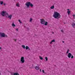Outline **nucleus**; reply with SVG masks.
<instances>
[{
  "mask_svg": "<svg viewBox=\"0 0 75 75\" xmlns=\"http://www.w3.org/2000/svg\"><path fill=\"white\" fill-rule=\"evenodd\" d=\"M45 59L47 61H48V58L47 57H46L45 58Z\"/></svg>",
  "mask_w": 75,
  "mask_h": 75,
  "instance_id": "22",
  "label": "nucleus"
},
{
  "mask_svg": "<svg viewBox=\"0 0 75 75\" xmlns=\"http://www.w3.org/2000/svg\"><path fill=\"white\" fill-rule=\"evenodd\" d=\"M12 26L13 27H16V25L14 24V23L13 22L12 24Z\"/></svg>",
  "mask_w": 75,
  "mask_h": 75,
  "instance_id": "14",
  "label": "nucleus"
},
{
  "mask_svg": "<svg viewBox=\"0 0 75 75\" xmlns=\"http://www.w3.org/2000/svg\"><path fill=\"white\" fill-rule=\"evenodd\" d=\"M62 42H63V43H64V41H63Z\"/></svg>",
  "mask_w": 75,
  "mask_h": 75,
  "instance_id": "40",
  "label": "nucleus"
},
{
  "mask_svg": "<svg viewBox=\"0 0 75 75\" xmlns=\"http://www.w3.org/2000/svg\"><path fill=\"white\" fill-rule=\"evenodd\" d=\"M12 15H11L9 16H8V18H9L10 20H11V17H12Z\"/></svg>",
  "mask_w": 75,
  "mask_h": 75,
  "instance_id": "10",
  "label": "nucleus"
},
{
  "mask_svg": "<svg viewBox=\"0 0 75 75\" xmlns=\"http://www.w3.org/2000/svg\"><path fill=\"white\" fill-rule=\"evenodd\" d=\"M1 47H0V50H1Z\"/></svg>",
  "mask_w": 75,
  "mask_h": 75,
  "instance_id": "38",
  "label": "nucleus"
},
{
  "mask_svg": "<svg viewBox=\"0 0 75 75\" xmlns=\"http://www.w3.org/2000/svg\"><path fill=\"white\" fill-rule=\"evenodd\" d=\"M22 47H25V45H22Z\"/></svg>",
  "mask_w": 75,
  "mask_h": 75,
  "instance_id": "28",
  "label": "nucleus"
},
{
  "mask_svg": "<svg viewBox=\"0 0 75 75\" xmlns=\"http://www.w3.org/2000/svg\"><path fill=\"white\" fill-rule=\"evenodd\" d=\"M50 8L51 9H54V6L53 5L52 6H51L50 7Z\"/></svg>",
  "mask_w": 75,
  "mask_h": 75,
  "instance_id": "13",
  "label": "nucleus"
},
{
  "mask_svg": "<svg viewBox=\"0 0 75 75\" xmlns=\"http://www.w3.org/2000/svg\"><path fill=\"white\" fill-rule=\"evenodd\" d=\"M71 58L72 59L74 58V56H73V55H71Z\"/></svg>",
  "mask_w": 75,
  "mask_h": 75,
  "instance_id": "26",
  "label": "nucleus"
},
{
  "mask_svg": "<svg viewBox=\"0 0 75 75\" xmlns=\"http://www.w3.org/2000/svg\"><path fill=\"white\" fill-rule=\"evenodd\" d=\"M25 5L26 6L27 8H29L30 6L31 7H33V4L32 3H31L30 2H26L25 4Z\"/></svg>",
  "mask_w": 75,
  "mask_h": 75,
  "instance_id": "2",
  "label": "nucleus"
},
{
  "mask_svg": "<svg viewBox=\"0 0 75 75\" xmlns=\"http://www.w3.org/2000/svg\"><path fill=\"white\" fill-rule=\"evenodd\" d=\"M26 50H30V49L29 47H26Z\"/></svg>",
  "mask_w": 75,
  "mask_h": 75,
  "instance_id": "15",
  "label": "nucleus"
},
{
  "mask_svg": "<svg viewBox=\"0 0 75 75\" xmlns=\"http://www.w3.org/2000/svg\"><path fill=\"white\" fill-rule=\"evenodd\" d=\"M71 55H72V54H71V53H69L67 55V56L68 58H70L71 57Z\"/></svg>",
  "mask_w": 75,
  "mask_h": 75,
  "instance_id": "8",
  "label": "nucleus"
},
{
  "mask_svg": "<svg viewBox=\"0 0 75 75\" xmlns=\"http://www.w3.org/2000/svg\"><path fill=\"white\" fill-rule=\"evenodd\" d=\"M53 16L55 18L58 19L61 17V15L58 12H55L53 15Z\"/></svg>",
  "mask_w": 75,
  "mask_h": 75,
  "instance_id": "1",
  "label": "nucleus"
},
{
  "mask_svg": "<svg viewBox=\"0 0 75 75\" xmlns=\"http://www.w3.org/2000/svg\"><path fill=\"white\" fill-rule=\"evenodd\" d=\"M0 4H1V5H2V4H3V1H1Z\"/></svg>",
  "mask_w": 75,
  "mask_h": 75,
  "instance_id": "16",
  "label": "nucleus"
},
{
  "mask_svg": "<svg viewBox=\"0 0 75 75\" xmlns=\"http://www.w3.org/2000/svg\"><path fill=\"white\" fill-rule=\"evenodd\" d=\"M18 21L21 24V23H22V22H21V21H20V20H18Z\"/></svg>",
  "mask_w": 75,
  "mask_h": 75,
  "instance_id": "25",
  "label": "nucleus"
},
{
  "mask_svg": "<svg viewBox=\"0 0 75 75\" xmlns=\"http://www.w3.org/2000/svg\"><path fill=\"white\" fill-rule=\"evenodd\" d=\"M23 49H25V47H23Z\"/></svg>",
  "mask_w": 75,
  "mask_h": 75,
  "instance_id": "36",
  "label": "nucleus"
},
{
  "mask_svg": "<svg viewBox=\"0 0 75 75\" xmlns=\"http://www.w3.org/2000/svg\"><path fill=\"white\" fill-rule=\"evenodd\" d=\"M52 41H51V42H50V43L51 44H52Z\"/></svg>",
  "mask_w": 75,
  "mask_h": 75,
  "instance_id": "32",
  "label": "nucleus"
},
{
  "mask_svg": "<svg viewBox=\"0 0 75 75\" xmlns=\"http://www.w3.org/2000/svg\"><path fill=\"white\" fill-rule=\"evenodd\" d=\"M16 6H17V7H20V4H19V3H18L16 4Z\"/></svg>",
  "mask_w": 75,
  "mask_h": 75,
  "instance_id": "17",
  "label": "nucleus"
},
{
  "mask_svg": "<svg viewBox=\"0 0 75 75\" xmlns=\"http://www.w3.org/2000/svg\"><path fill=\"white\" fill-rule=\"evenodd\" d=\"M4 6H6V4L5 3L4 4Z\"/></svg>",
  "mask_w": 75,
  "mask_h": 75,
  "instance_id": "34",
  "label": "nucleus"
},
{
  "mask_svg": "<svg viewBox=\"0 0 75 75\" xmlns=\"http://www.w3.org/2000/svg\"><path fill=\"white\" fill-rule=\"evenodd\" d=\"M67 10H68V11H69V9H67Z\"/></svg>",
  "mask_w": 75,
  "mask_h": 75,
  "instance_id": "35",
  "label": "nucleus"
},
{
  "mask_svg": "<svg viewBox=\"0 0 75 75\" xmlns=\"http://www.w3.org/2000/svg\"><path fill=\"white\" fill-rule=\"evenodd\" d=\"M0 37H4V38H7L8 37L7 35L5 34L4 33L1 32H0Z\"/></svg>",
  "mask_w": 75,
  "mask_h": 75,
  "instance_id": "4",
  "label": "nucleus"
},
{
  "mask_svg": "<svg viewBox=\"0 0 75 75\" xmlns=\"http://www.w3.org/2000/svg\"><path fill=\"white\" fill-rule=\"evenodd\" d=\"M40 72H41V69H40Z\"/></svg>",
  "mask_w": 75,
  "mask_h": 75,
  "instance_id": "39",
  "label": "nucleus"
},
{
  "mask_svg": "<svg viewBox=\"0 0 75 75\" xmlns=\"http://www.w3.org/2000/svg\"><path fill=\"white\" fill-rule=\"evenodd\" d=\"M20 61L21 62V63H23L25 62V60L24 59V57H22L20 60Z\"/></svg>",
  "mask_w": 75,
  "mask_h": 75,
  "instance_id": "5",
  "label": "nucleus"
},
{
  "mask_svg": "<svg viewBox=\"0 0 75 75\" xmlns=\"http://www.w3.org/2000/svg\"><path fill=\"white\" fill-rule=\"evenodd\" d=\"M27 29L28 30V31H29V28H27Z\"/></svg>",
  "mask_w": 75,
  "mask_h": 75,
  "instance_id": "31",
  "label": "nucleus"
},
{
  "mask_svg": "<svg viewBox=\"0 0 75 75\" xmlns=\"http://www.w3.org/2000/svg\"><path fill=\"white\" fill-rule=\"evenodd\" d=\"M71 25L73 28H74V27H75V23H72L71 24Z\"/></svg>",
  "mask_w": 75,
  "mask_h": 75,
  "instance_id": "11",
  "label": "nucleus"
},
{
  "mask_svg": "<svg viewBox=\"0 0 75 75\" xmlns=\"http://www.w3.org/2000/svg\"><path fill=\"white\" fill-rule=\"evenodd\" d=\"M61 32H62V33H64V30H61Z\"/></svg>",
  "mask_w": 75,
  "mask_h": 75,
  "instance_id": "27",
  "label": "nucleus"
},
{
  "mask_svg": "<svg viewBox=\"0 0 75 75\" xmlns=\"http://www.w3.org/2000/svg\"><path fill=\"white\" fill-rule=\"evenodd\" d=\"M64 24H65V23Z\"/></svg>",
  "mask_w": 75,
  "mask_h": 75,
  "instance_id": "42",
  "label": "nucleus"
},
{
  "mask_svg": "<svg viewBox=\"0 0 75 75\" xmlns=\"http://www.w3.org/2000/svg\"><path fill=\"white\" fill-rule=\"evenodd\" d=\"M1 15L3 16H6V17H7V15L8 16V14L7 13H6V11H3L2 12V13H1Z\"/></svg>",
  "mask_w": 75,
  "mask_h": 75,
  "instance_id": "3",
  "label": "nucleus"
},
{
  "mask_svg": "<svg viewBox=\"0 0 75 75\" xmlns=\"http://www.w3.org/2000/svg\"><path fill=\"white\" fill-rule=\"evenodd\" d=\"M55 41V40H52V42H54Z\"/></svg>",
  "mask_w": 75,
  "mask_h": 75,
  "instance_id": "20",
  "label": "nucleus"
},
{
  "mask_svg": "<svg viewBox=\"0 0 75 75\" xmlns=\"http://www.w3.org/2000/svg\"><path fill=\"white\" fill-rule=\"evenodd\" d=\"M44 25H48V22H45V23L44 24Z\"/></svg>",
  "mask_w": 75,
  "mask_h": 75,
  "instance_id": "12",
  "label": "nucleus"
},
{
  "mask_svg": "<svg viewBox=\"0 0 75 75\" xmlns=\"http://www.w3.org/2000/svg\"><path fill=\"white\" fill-rule=\"evenodd\" d=\"M45 23V21L44 20V19H40V23L42 24H44Z\"/></svg>",
  "mask_w": 75,
  "mask_h": 75,
  "instance_id": "6",
  "label": "nucleus"
},
{
  "mask_svg": "<svg viewBox=\"0 0 75 75\" xmlns=\"http://www.w3.org/2000/svg\"><path fill=\"white\" fill-rule=\"evenodd\" d=\"M42 72H43V73H45V71H44V70H42Z\"/></svg>",
  "mask_w": 75,
  "mask_h": 75,
  "instance_id": "30",
  "label": "nucleus"
},
{
  "mask_svg": "<svg viewBox=\"0 0 75 75\" xmlns=\"http://www.w3.org/2000/svg\"><path fill=\"white\" fill-rule=\"evenodd\" d=\"M67 12L68 14H70V13H71V11H67Z\"/></svg>",
  "mask_w": 75,
  "mask_h": 75,
  "instance_id": "19",
  "label": "nucleus"
},
{
  "mask_svg": "<svg viewBox=\"0 0 75 75\" xmlns=\"http://www.w3.org/2000/svg\"><path fill=\"white\" fill-rule=\"evenodd\" d=\"M52 33H53V34H54V32H52Z\"/></svg>",
  "mask_w": 75,
  "mask_h": 75,
  "instance_id": "41",
  "label": "nucleus"
},
{
  "mask_svg": "<svg viewBox=\"0 0 75 75\" xmlns=\"http://www.w3.org/2000/svg\"><path fill=\"white\" fill-rule=\"evenodd\" d=\"M11 75H20V74L18 73L13 72L11 73Z\"/></svg>",
  "mask_w": 75,
  "mask_h": 75,
  "instance_id": "7",
  "label": "nucleus"
},
{
  "mask_svg": "<svg viewBox=\"0 0 75 75\" xmlns=\"http://www.w3.org/2000/svg\"><path fill=\"white\" fill-rule=\"evenodd\" d=\"M32 20H33V19H32V18H30V22H31Z\"/></svg>",
  "mask_w": 75,
  "mask_h": 75,
  "instance_id": "23",
  "label": "nucleus"
},
{
  "mask_svg": "<svg viewBox=\"0 0 75 75\" xmlns=\"http://www.w3.org/2000/svg\"><path fill=\"white\" fill-rule=\"evenodd\" d=\"M25 47H28V46H26Z\"/></svg>",
  "mask_w": 75,
  "mask_h": 75,
  "instance_id": "37",
  "label": "nucleus"
},
{
  "mask_svg": "<svg viewBox=\"0 0 75 75\" xmlns=\"http://www.w3.org/2000/svg\"><path fill=\"white\" fill-rule=\"evenodd\" d=\"M16 31H18V28H17L16 29Z\"/></svg>",
  "mask_w": 75,
  "mask_h": 75,
  "instance_id": "29",
  "label": "nucleus"
},
{
  "mask_svg": "<svg viewBox=\"0 0 75 75\" xmlns=\"http://www.w3.org/2000/svg\"><path fill=\"white\" fill-rule=\"evenodd\" d=\"M39 58L40 59H41V60H42V59H43V58H42L40 56H39Z\"/></svg>",
  "mask_w": 75,
  "mask_h": 75,
  "instance_id": "18",
  "label": "nucleus"
},
{
  "mask_svg": "<svg viewBox=\"0 0 75 75\" xmlns=\"http://www.w3.org/2000/svg\"><path fill=\"white\" fill-rule=\"evenodd\" d=\"M72 16H73V17H74V19H75V15L74 14L73 15H72Z\"/></svg>",
  "mask_w": 75,
  "mask_h": 75,
  "instance_id": "24",
  "label": "nucleus"
},
{
  "mask_svg": "<svg viewBox=\"0 0 75 75\" xmlns=\"http://www.w3.org/2000/svg\"><path fill=\"white\" fill-rule=\"evenodd\" d=\"M69 51V49H68L67 51V54H68Z\"/></svg>",
  "mask_w": 75,
  "mask_h": 75,
  "instance_id": "21",
  "label": "nucleus"
},
{
  "mask_svg": "<svg viewBox=\"0 0 75 75\" xmlns=\"http://www.w3.org/2000/svg\"><path fill=\"white\" fill-rule=\"evenodd\" d=\"M15 40V41L16 42V41H17V39H16V40H14V39Z\"/></svg>",
  "mask_w": 75,
  "mask_h": 75,
  "instance_id": "33",
  "label": "nucleus"
},
{
  "mask_svg": "<svg viewBox=\"0 0 75 75\" xmlns=\"http://www.w3.org/2000/svg\"><path fill=\"white\" fill-rule=\"evenodd\" d=\"M35 68L36 70H39L40 69V68L39 67L37 66H35Z\"/></svg>",
  "mask_w": 75,
  "mask_h": 75,
  "instance_id": "9",
  "label": "nucleus"
}]
</instances>
